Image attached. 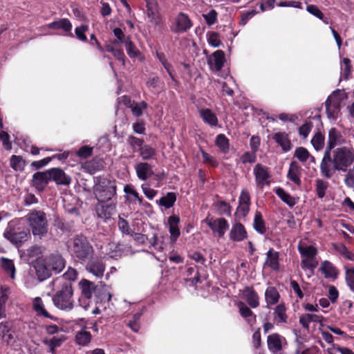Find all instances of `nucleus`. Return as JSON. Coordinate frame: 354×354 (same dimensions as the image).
Returning <instances> with one entry per match:
<instances>
[{"mask_svg": "<svg viewBox=\"0 0 354 354\" xmlns=\"http://www.w3.org/2000/svg\"><path fill=\"white\" fill-rule=\"evenodd\" d=\"M180 222L179 217L176 216H171L168 219V225H169V231L170 233V241L171 243H175L177 241V239L179 237L180 229L178 227V224Z\"/></svg>", "mask_w": 354, "mask_h": 354, "instance_id": "18", "label": "nucleus"}, {"mask_svg": "<svg viewBox=\"0 0 354 354\" xmlns=\"http://www.w3.org/2000/svg\"><path fill=\"white\" fill-rule=\"evenodd\" d=\"M34 267L37 278L40 281H42L50 277V268H48L46 260L37 259L35 263Z\"/></svg>", "mask_w": 354, "mask_h": 354, "instance_id": "16", "label": "nucleus"}, {"mask_svg": "<svg viewBox=\"0 0 354 354\" xmlns=\"http://www.w3.org/2000/svg\"><path fill=\"white\" fill-rule=\"evenodd\" d=\"M341 141L342 136L340 133L335 129H331L328 132V145L326 151L330 152V150L340 144Z\"/></svg>", "mask_w": 354, "mask_h": 354, "instance_id": "35", "label": "nucleus"}, {"mask_svg": "<svg viewBox=\"0 0 354 354\" xmlns=\"http://www.w3.org/2000/svg\"><path fill=\"white\" fill-rule=\"evenodd\" d=\"M217 12L215 10H210L207 13L203 14V17L206 21V23L209 25H213L216 23L217 20Z\"/></svg>", "mask_w": 354, "mask_h": 354, "instance_id": "59", "label": "nucleus"}, {"mask_svg": "<svg viewBox=\"0 0 354 354\" xmlns=\"http://www.w3.org/2000/svg\"><path fill=\"white\" fill-rule=\"evenodd\" d=\"M273 138L282 147L284 151H288L291 148V143L286 133H277Z\"/></svg>", "mask_w": 354, "mask_h": 354, "instance_id": "38", "label": "nucleus"}, {"mask_svg": "<svg viewBox=\"0 0 354 354\" xmlns=\"http://www.w3.org/2000/svg\"><path fill=\"white\" fill-rule=\"evenodd\" d=\"M75 339L78 344L85 346L91 342V335L89 332L82 330L77 333Z\"/></svg>", "mask_w": 354, "mask_h": 354, "instance_id": "49", "label": "nucleus"}, {"mask_svg": "<svg viewBox=\"0 0 354 354\" xmlns=\"http://www.w3.org/2000/svg\"><path fill=\"white\" fill-rule=\"evenodd\" d=\"M318 264L315 257H304L301 261V268L303 269L314 270Z\"/></svg>", "mask_w": 354, "mask_h": 354, "instance_id": "54", "label": "nucleus"}, {"mask_svg": "<svg viewBox=\"0 0 354 354\" xmlns=\"http://www.w3.org/2000/svg\"><path fill=\"white\" fill-rule=\"evenodd\" d=\"M55 288H57L53 297V304L59 309L65 311L71 310L75 306L73 299V290L69 282H62V278H56L51 282Z\"/></svg>", "mask_w": 354, "mask_h": 354, "instance_id": "2", "label": "nucleus"}, {"mask_svg": "<svg viewBox=\"0 0 354 354\" xmlns=\"http://www.w3.org/2000/svg\"><path fill=\"white\" fill-rule=\"evenodd\" d=\"M225 62V54L222 50H216L208 59V64L211 68L220 71Z\"/></svg>", "mask_w": 354, "mask_h": 354, "instance_id": "19", "label": "nucleus"}, {"mask_svg": "<svg viewBox=\"0 0 354 354\" xmlns=\"http://www.w3.org/2000/svg\"><path fill=\"white\" fill-rule=\"evenodd\" d=\"M279 293L274 287L269 286L266 290L265 299L268 306L277 304L279 301Z\"/></svg>", "mask_w": 354, "mask_h": 354, "instance_id": "36", "label": "nucleus"}, {"mask_svg": "<svg viewBox=\"0 0 354 354\" xmlns=\"http://www.w3.org/2000/svg\"><path fill=\"white\" fill-rule=\"evenodd\" d=\"M147 104L144 101L133 102L130 106L132 113L136 117L140 116L142 114V111L147 109Z\"/></svg>", "mask_w": 354, "mask_h": 354, "instance_id": "51", "label": "nucleus"}, {"mask_svg": "<svg viewBox=\"0 0 354 354\" xmlns=\"http://www.w3.org/2000/svg\"><path fill=\"white\" fill-rule=\"evenodd\" d=\"M242 295L243 299L253 308L259 306V297L257 292L250 287H246L243 290Z\"/></svg>", "mask_w": 354, "mask_h": 354, "instance_id": "14", "label": "nucleus"}, {"mask_svg": "<svg viewBox=\"0 0 354 354\" xmlns=\"http://www.w3.org/2000/svg\"><path fill=\"white\" fill-rule=\"evenodd\" d=\"M135 170L138 178L142 180H146L153 174L151 165L145 162L137 163Z\"/></svg>", "mask_w": 354, "mask_h": 354, "instance_id": "13", "label": "nucleus"}, {"mask_svg": "<svg viewBox=\"0 0 354 354\" xmlns=\"http://www.w3.org/2000/svg\"><path fill=\"white\" fill-rule=\"evenodd\" d=\"M286 308L283 304L277 305L274 309V319L281 323L286 322L287 316L286 314Z\"/></svg>", "mask_w": 354, "mask_h": 354, "instance_id": "47", "label": "nucleus"}, {"mask_svg": "<svg viewBox=\"0 0 354 354\" xmlns=\"http://www.w3.org/2000/svg\"><path fill=\"white\" fill-rule=\"evenodd\" d=\"M146 2L147 15L151 23L156 26L161 24V16L158 10V5L156 0H144Z\"/></svg>", "mask_w": 354, "mask_h": 354, "instance_id": "10", "label": "nucleus"}, {"mask_svg": "<svg viewBox=\"0 0 354 354\" xmlns=\"http://www.w3.org/2000/svg\"><path fill=\"white\" fill-rule=\"evenodd\" d=\"M205 223L212 230L214 236L219 238L223 237L229 228L227 221L223 218H207Z\"/></svg>", "mask_w": 354, "mask_h": 354, "instance_id": "7", "label": "nucleus"}, {"mask_svg": "<svg viewBox=\"0 0 354 354\" xmlns=\"http://www.w3.org/2000/svg\"><path fill=\"white\" fill-rule=\"evenodd\" d=\"M86 270L97 278H102L105 270V265L100 261L95 260L88 263Z\"/></svg>", "mask_w": 354, "mask_h": 354, "instance_id": "24", "label": "nucleus"}, {"mask_svg": "<svg viewBox=\"0 0 354 354\" xmlns=\"http://www.w3.org/2000/svg\"><path fill=\"white\" fill-rule=\"evenodd\" d=\"M0 261L2 269L7 274H10L12 279H14L15 275V267L13 261L6 257H1Z\"/></svg>", "mask_w": 354, "mask_h": 354, "instance_id": "40", "label": "nucleus"}, {"mask_svg": "<svg viewBox=\"0 0 354 354\" xmlns=\"http://www.w3.org/2000/svg\"><path fill=\"white\" fill-rule=\"evenodd\" d=\"M250 196L246 189L241 191L239 200V206L236 209V215L238 216L245 217L250 210Z\"/></svg>", "mask_w": 354, "mask_h": 354, "instance_id": "12", "label": "nucleus"}, {"mask_svg": "<svg viewBox=\"0 0 354 354\" xmlns=\"http://www.w3.org/2000/svg\"><path fill=\"white\" fill-rule=\"evenodd\" d=\"M294 156L300 162H304L310 157V154L306 148L300 147L295 149Z\"/></svg>", "mask_w": 354, "mask_h": 354, "instance_id": "52", "label": "nucleus"}, {"mask_svg": "<svg viewBox=\"0 0 354 354\" xmlns=\"http://www.w3.org/2000/svg\"><path fill=\"white\" fill-rule=\"evenodd\" d=\"M48 28L51 29H62L66 32H68L67 35L73 37L71 33L72 24L68 19H61L58 21H53L47 25Z\"/></svg>", "mask_w": 354, "mask_h": 354, "instance_id": "29", "label": "nucleus"}, {"mask_svg": "<svg viewBox=\"0 0 354 354\" xmlns=\"http://www.w3.org/2000/svg\"><path fill=\"white\" fill-rule=\"evenodd\" d=\"M216 145L223 153H227L229 151V140L223 134H219L216 138Z\"/></svg>", "mask_w": 354, "mask_h": 354, "instance_id": "48", "label": "nucleus"}, {"mask_svg": "<svg viewBox=\"0 0 354 354\" xmlns=\"http://www.w3.org/2000/svg\"><path fill=\"white\" fill-rule=\"evenodd\" d=\"M28 234L25 231L17 232L10 224L6 229L3 236L14 245H19L26 241Z\"/></svg>", "mask_w": 354, "mask_h": 354, "instance_id": "11", "label": "nucleus"}, {"mask_svg": "<svg viewBox=\"0 0 354 354\" xmlns=\"http://www.w3.org/2000/svg\"><path fill=\"white\" fill-rule=\"evenodd\" d=\"M50 271L55 273L61 272L65 266L64 259L61 256H52L45 259Z\"/></svg>", "mask_w": 354, "mask_h": 354, "instance_id": "26", "label": "nucleus"}, {"mask_svg": "<svg viewBox=\"0 0 354 354\" xmlns=\"http://www.w3.org/2000/svg\"><path fill=\"white\" fill-rule=\"evenodd\" d=\"M199 115L203 121L210 127H216L218 124V118L216 115L209 109H202L199 111Z\"/></svg>", "mask_w": 354, "mask_h": 354, "instance_id": "32", "label": "nucleus"}, {"mask_svg": "<svg viewBox=\"0 0 354 354\" xmlns=\"http://www.w3.org/2000/svg\"><path fill=\"white\" fill-rule=\"evenodd\" d=\"M340 68H341V76L346 80H347L351 75V60L347 58H343L340 62Z\"/></svg>", "mask_w": 354, "mask_h": 354, "instance_id": "42", "label": "nucleus"}, {"mask_svg": "<svg viewBox=\"0 0 354 354\" xmlns=\"http://www.w3.org/2000/svg\"><path fill=\"white\" fill-rule=\"evenodd\" d=\"M302 169L298 162L292 161L290 164L287 178L297 185H301V174Z\"/></svg>", "mask_w": 354, "mask_h": 354, "instance_id": "17", "label": "nucleus"}, {"mask_svg": "<svg viewBox=\"0 0 354 354\" xmlns=\"http://www.w3.org/2000/svg\"><path fill=\"white\" fill-rule=\"evenodd\" d=\"M315 182L317 197L319 198H323L326 196V192L329 187V183L320 178H317Z\"/></svg>", "mask_w": 354, "mask_h": 354, "instance_id": "41", "label": "nucleus"}, {"mask_svg": "<svg viewBox=\"0 0 354 354\" xmlns=\"http://www.w3.org/2000/svg\"><path fill=\"white\" fill-rule=\"evenodd\" d=\"M25 166L24 160L18 156L13 155L10 158V167L16 171H21Z\"/></svg>", "mask_w": 354, "mask_h": 354, "instance_id": "53", "label": "nucleus"}, {"mask_svg": "<svg viewBox=\"0 0 354 354\" xmlns=\"http://www.w3.org/2000/svg\"><path fill=\"white\" fill-rule=\"evenodd\" d=\"M68 248L71 252L80 260H86L89 258L93 252L91 244L86 237L80 236L75 237L69 243Z\"/></svg>", "mask_w": 354, "mask_h": 354, "instance_id": "4", "label": "nucleus"}, {"mask_svg": "<svg viewBox=\"0 0 354 354\" xmlns=\"http://www.w3.org/2000/svg\"><path fill=\"white\" fill-rule=\"evenodd\" d=\"M88 27L86 25H82L75 29V33L77 39L82 41H86L87 37L85 32L88 31Z\"/></svg>", "mask_w": 354, "mask_h": 354, "instance_id": "58", "label": "nucleus"}, {"mask_svg": "<svg viewBox=\"0 0 354 354\" xmlns=\"http://www.w3.org/2000/svg\"><path fill=\"white\" fill-rule=\"evenodd\" d=\"M276 194L288 205L292 207L296 204L295 198L286 192L282 188H277Z\"/></svg>", "mask_w": 354, "mask_h": 354, "instance_id": "45", "label": "nucleus"}, {"mask_svg": "<svg viewBox=\"0 0 354 354\" xmlns=\"http://www.w3.org/2000/svg\"><path fill=\"white\" fill-rule=\"evenodd\" d=\"M93 148L88 146H83L76 151V155L81 158H86L92 155Z\"/></svg>", "mask_w": 354, "mask_h": 354, "instance_id": "64", "label": "nucleus"}, {"mask_svg": "<svg viewBox=\"0 0 354 354\" xmlns=\"http://www.w3.org/2000/svg\"><path fill=\"white\" fill-rule=\"evenodd\" d=\"M115 212V206L113 204L104 205L100 203L96 206V213L99 218L106 221L111 218Z\"/></svg>", "mask_w": 354, "mask_h": 354, "instance_id": "15", "label": "nucleus"}, {"mask_svg": "<svg viewBox=\"0 0 354 354\" xmlns=\"http://www.w3.org/2000/svg\"><path fill=\"white\" fill-rule=\"evenodd\" d=\"M50 171V180H53L57 184L68 185L71 179L70 176L66 175L64 171L60 169H52Z\"/></svg>", "mask_w": 354, "mask_h": 354, "instance_id": "23", "label": "nucleus"}, {"mask_svg": "<svg viewBox=\"0 0 354 354\" xmlns=\"http://www.w3.org/2000/svg\"><path fill=\"white\" fill-rule=\"evenodd\" d=\"M8 298V289H0V318L6 317V304Z\"/></svg>", "mask_w": 354, "mask_h": 354, "instance_id": "46", "label": "nucleus"}, {"mask_svg": "<svg viewBox=\"0 0 354 354\" xmlns=\"http://www.w3.org/2000/svg\"><path fill=\"white\" fill-rule=\"evenodd\" d=\"M34 236L43 237L48 232V221L46 214L33 210L26 216Z\"/></svg>", "mask_w": 354, "mask_h": 354, "instance_id": "3", "label": "nucleus"}, {"mask_svg": "<svg viewBox=\"0 0 354 354\" xmlns=\"http://www.w3.org/2000/svg\"><path fill=\"white\" fill-rule=\"evenodd\" d=\"M139 153L142 160H148L153 158L156 153V151L151 146L149 145H145L140 149H139Z\"/></svg>", "mask_w": 354, "mask_h": 354, "instance_id": "43", "label": "nucleus"}, {"mask_svg": "<svg viewBox=\"0 0 354 354\" xmlns=\"http://www.w3.org/2000/svg\"><path fill=\"white\" fill-rule=\"evenodd\" d=\"M247 237V232L244 226L240 223H235L232 225L230 238L233 241H241Z\"/></svg>", "mask_w": 354, "mask_h": 354, "instance_id": "22", "label": "nucleus"}, {"mask_svg": "<svg viewBox=\"0 0 354 354\" xmlns=\"http://www.w3.org/2000/svg\"><path fill=\"white\" fill-rule=\"evenodd\" d=\"M254 175L258 187L263 188L270 184V174L269 169L261 164H257L254 167Z\"/></svg>", "mask_w": 354, "mask_h": 354, "instance_id": "9", "label": "nucleus"}, {"mask_svg": "<svg viewBox=\"0 0 354 354\" xmlns=\"http://www.w3.org/2000/svg\"><path fill=\"white\" fill-rule=\"evenodd\" d=\"M237 307L241 317L245 319L249 325L252 326L256 322V315L243 301H239L237 303Z\"/></svg>", "mask_w": 354, "mask_h": 354, "instance_id": "21", "label": "nucleus"}, {"mask_svg": "<svg viewBox=\"0 0 354 354\" xmlns=\"http://www.w3.org/2000/svg\"><path fill=\"white\" fill-rule=\"evenodd\" d=\"M77 275V271L75 269L70 267L68 268L67 271L59 278L62 279V282H64V279L71 281L76 280Z\"/></svg>", "mask_w": 354, "mask_h": 354, "instance_id": "61", "label": "nucleus"}, {"mask_svg": "<svg viewBox=\"0 0 354 354\" xmlns=\"http://www.w3.org/2000/svg\"><path fill=\"white\" fill-rule=\"evenodd\" d=\"M127 141L132 147L133 151H139V149L143 146V140L134 136L129 137Z\"/></svg>", "mask_w": 354, "mask_h": 354, "instance_id": "60", "label": "nucleus"}, {"mask_svg": "<svg viewBox=\"0 0 354 354\" xmlns=\"http://www.w3.org/2000/svg\"><path fill=\"white\" fill-rule=\"evenodd\" d=\"M66 339L64 335L55 336L51 339H44L43 343L49 348V352L54 354L56 348L59 347Z\"/></svg>", "mask_w": 354, "mask_h": 354, "instance_id": "34", "label": "nucleus"}, {"mask_svg": "<svg viewBox=\"0 0 354 354\" xmlns=\"http://www.w3.org/2000/svg\"><path fill=\"white\" fill-rule=\"evenodd\" d=\"M299 252L304 257H315L317 250L313 246L299 247Z\"/></svg>", "mask_w": 354, "mask_h": 354, "instance_id": "56", "label": "nucleus"}, {"mask_svg": "<svg viewBox=\"0 0 354 354\" xmlns=\"http://www.w3.org/2000/svg\"><path fill=\"white\" fill-rule=\"evenodd\" d=\"M192 26V23L188 15L183 12H180L175 17L174 22L171 26V30L175 33L187 32Z\"/></svg>", "mask_w": 354, "mask_h": 354, "instance_id": "8", "label": "nucleus"}, {"mask_svg": "<svg viewBox=\"0 0 354 354\" xmlns=\"http://www.w3.org/2000/svg\"><path fill=\"white\" fill-rule=\"evenodd\" d=\"M79 286L81 289L82 295L86 299H91L92 297L93 293L95 290L94 283L83 279L79 282Z\"/></svg>", "mask_w": 354, "mask_h": 354, "instance_id": "31", "label": "nucleus"}, {"mask_svg": "<svg viewBox=\"0 0 354 354\" xmlns=\"http://www.w3.org/2000/svg\"><path fill=\"white\" fill-rule=\"evenodd\" d=\"M176 201V195L174 192H168L166 196L161 197L156 203L166 209L171 207Z\"/></svg>", "mask_w": 354, "mask_h": 354, "instance_id": "39", "label": "nucleus"}, {"mask_svg": "<svg viewBox=\"0 0 354 354\" xmlns=\"http://www.w3.org/2000/svg\"><path fill=\"white\" fill-rule=\"evenodd\" d=\"M325 318L320 315L316 314H304L299 318V323L306 329L309 328L310 322H317L322 324Z\"/></svg>", "mask_w": 354, "mask_h": 354, "instance_id": "30", "label": "nucleus"}, {"mask_svg": "<svg viewBox=\"0 0 354 354\" xmlns=\"http://www.w3.org/2000/svg\"><path fill=\"white\" fill-rule=\"evenodd\" d=\"M283 339L278 334L273 333L268 337V347L272 353H277L282 348V340Z\"/></svg>", "mask_w": 354, "mask_h": 354, "instance_id": "27", "label": "nucleus"}, {"mask_svg": "<svg viewBox=\"0 0 354 354\" xmlns=\"http://www.w3.org/2000/svg\"><path fill=\"white\" fill-rule=\"evenodd\" d=\"M116 187L113 182L106 178L100 180L94 187L95 197L100 203H104L115 194Z\"/></svg>", "mask_w": 354, "mask_h": 354, "instance_id": "5", "label": "nucleus"}, {"mask_svg": "<svg viewBox=\"0 0 354 354\" xmlns=\"http://www.w3.org/2000/svg\"><path fill=\"white\" fill-rule=\"evenodd\" d=\"M207 39L208 44L214 48L220 46L222 44L219 34L215 32H207Z\"/></svg>", "mask_w": 354, "mask_h": 354, "instance_id": "50", "label": "nucleus"}, {"mask_svg": "<svg viewBox=\"0 0 354 354\" xmlns=\"http://www.w3.org/2000/svg\"><path fill=\"white\" fill-rule=\"evenodd\" d=\"M215 206L220 214L230 215L232 207L228 203L224 201H218L215 203Z\"/></svg>", "mask_w": 354, "mask_h": 354, "instance_id": "55", "label": "nucleus"}, {"mask_svg": "<svg viewBox=\"0 0 354 354\" xmlns=\"http://www.w3.org/2000/svg\"><path fill=\"white\" fill-rule=\"evenodd\" d=\"M306 10L318 19L323 20L325 24H328V21L324 20V14L321 12L317 6L308 5L307 6Z\"/></svg>", "mask_w": 354, "mask_h": 354, "instance_id": "63", "label": "nucleus"}, {"mask_svg": "<svg viewBox=\"0 0 354 354\" xmlns=\"http://www.w3.org/2000/svg\"><path fill=\"white\" fill-rule=\"evenodd\" d=\"M125 48L126 51L128 55L132 59H139L140 60L143 59L141 53L137 48V47L132 42L131 39H127L125 41Z\"/></svg>", "mask_w": 354, "mask_h": 354, "instance_id": "37", "label": "nucleus"}, {"mask_svg": "<svg viewBox=\"0 0 354 354\" xmlns=\"http://www.w3.org/2000/svg\"><path fill=\"white\" fill-rule=\"evenodd\" d=\"M279 252L274 251L273 249H270L266 253V259L265 266H267L274 271H279Z\"/></svg>", "mask_w": 354, "mask_h": 354, "instance_id": "25", "label": "nucleus"}, {"mask_svg": "<svg viewBox=\"0 0 354 354\" xmlns=\"http://www.w3.org/2000/svg\"><path fill=\"white\" fill-rule=\"evenodd\" d=\"M50 180V171L46 172H37L33 175L32 185L39 190H43Z\"/></svg>", "mask_w": 354, "mask_h": 354, "instance_id": "20", "label": "nucleus"}, {"mask_svg": "<svg viewBox=\"0 0 354 354\" xmlns=\"http://www.w3.org/2000/svg\"><path fill=\"white\" fill-rule=\"evenodd\" d=\"M345 99V95L340 90L334 91L326 101V110L328 118L336 119L340 111V105Z\"/></svg>", "mask_w": 354, "mask_h": 354, "instance_id": "6", "label": "nucleus"}, {"mask_svg": "<svg viewBox=\"0 0 354 354\" xmlns=\"http://www.w3.org/2000/svg\"><path fill=\"white\" fill-rule=\"evenodd\" d=\"M320 270L324 274L325 278L335 279L337 277L338 272L336 268L328 261H324L320 267Z\"/></svg>", "mask_w": 354, "mask_h": 354, "instance_id": "33", "label": "nucleus"}, {"mask_svg": "<svg viewBox=\"0 0 354 354\" xmlns=\"http://www.w3.org/2000/svg\"><path fill=\"white\" fill-rule=\"evenodd\" d=\"M354 161V150L346 147L336 148L332 156L329 151H325L320 164V171L323 176L330 178L334 170L346 171Z\"/></svg>", "mask_w": 354, "mask_h": 354, "instance_id": "1", "label": "nucleus"}, {"mask_svg": "<svg viewBox=\"0 0 354 354\" xmlns=\"http://www.w3.org/2000/svg\"><path fill=\"white\" fill-rule=\"evenodd\" d=\"M254 228L257 232L263 234L266 232V228L265 222L262 218L261 214L259 212H256L253 223Z\"/></svg>", "mask_w": 354, "mask_h": 354, "instance_id": "44", "label": "nucleus"}, {"mask_svg": "<svg viewBox=\"0 0 354 354\" xmlns=\"http://www.w3.org/2000/svg\"><path fill=\"white\" fill-rule=\"evenodd\" d=\"M32 306L38 316H42L53 320L57 319L56 317L50 315V313L46 310L43 301L40 297H37L33 299Z\"/></svg>", "mask_w": 354, "mask_h": 354, "instance_id": "28", "label": "nucleus"}, {"mask_svg": "<svg viewBox=\"0 0 354 354\" xmlns=\"http://www.w3.org/2000/svg\"><path fill=\"white\" fill-rule=\"evenodd\" d=\"M311 143L314 148L317 151H319L324 147V138L321 133H318L312 138Z\"/></svg>", "mask_w": 354, "mask_h": 354, "instance_id": "57", "label": "nucleus"}, {"mask_svg": "<svg viewBox=\"0 0 354 354\" xmlns=\"http://www.w3.org/2000/svg\"><path fill=\"white\" fill-rule=\"evenodd\" d=\"M346 281L351 290L354 292V267L346 269Z\"/></svg>", "mask_w": 354, "mask_h": 354, "instance_id": "62", "label": "nucleus"}]
</instances>
